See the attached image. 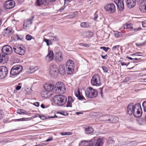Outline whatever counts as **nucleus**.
Instances as JSON below:
<instances>
[{
  "instance_id": "nucleus-41",
  "label": "nucleus",
  "mask_w": 146,
  "mask_h": 146,
  "mask_svg": "<svg viewBox=\"0 0 146 146\" xmlns=\"http://www.w3.org/2000/svg\"><path fill=\"white\" fill-rule=\"evenodd\" d=\"M25 90L26 91V93L27 94H30L32 93V90L30 88H28L27 89H25Z\"/></svg>"
},
{
  "instance_id": "nucleus-19",
  "label": "nucleus",
  "mask_w": 146,
  "mask_h": 146,
  "mask_svg": "<svg viewBox=\"0 0 146 146\" xmlns=\"http://www.w3.org/2000/svg\"><path fill=\"white\" fill-rule=\"evenodd\" d=\"M55 59L56 61L57 62H60L63 60L62 54L61 52H58L56 53Z\"/></svg>"
},
{
  "instance_id": "nucleus-11",
  "label": "nucleus",
  "mask_w": 146,
  "mask_h": 146,
  "mask_svg": "<svg viewBox=\"0 0 146 146\" xmlns=\"http://www.w3.org/2000/svg\"><path fill=\"white\" fill-rule=\"evenodd\" d=\"M2 53H4L6 55L11 54L13 51L12 48L9 45H6L4 46L1 50Z\"/></svg>"
},
{
  "instance_id": "nucleus-28",
  "label": "nucleus",
  "mask_w": 146,
  "mask_h": 146,
  "mask_svg": "<svg viewBox=\"0 0 146 146\" xmlns=\"http://www.w3.org/2000/svg\"><path fill=\"white\" fill-rule=\"evenodd\" d=\"M4 32L7 34L11 35L13 33L14 31H13L12 28L8 27L4 30Z\"/></svg>"
},
{
  "instance_id": "nucleus-22",
  "label": "nucleus",
  "mask_w": 146,
  "mask_h": 146,
  "mask_svg": "<svg viewBox=\"0 0 146 146\" xmlns=\"http://www.w3.org/2000/svg\"><path fill=\"white\" fill-rule=\"evenodd\" d=\"M139 9L142 12H146V1L141 3L139 6Z\"/></svg>"
},
{
  "instance_id": "nucleus-24",
  "label": "nucleus",
  "mask_w": 146,
  "mask_h": 146,
  "mask_svg": "<svg viewBox=\"0 0 146 146\" xmlns=\"http://www.w3.org/2000/svg\"><path fill=\"white\" fill-rule=\"evenodd\" d=\"M44 87L46 90L50 91L54 89V85L50 84H45L44 85Z\"/></svg>"
},
{
  "instance_id": "nucleus-14",
  "label": "nucleus",
  "mask_w": 146,
  "mask_h": 146,
  "mask_svg": "<svg viewBox=\"0 0 146 146\" xmlns=\"http://www.w3.org/2000/svg\"><path fill=\"white\" fill-rule=\"evenodd\" d=\"M104 9L111 13H114L116 10L115 5L113 4H108L105 6Z\"/></svg>"
},
{
  "instance_id": "nucleus-51",
  "label": "nucleus",
  "mask_w": 146,
  "mask_h": 146,
  "mask_svg": "<svg viewBox=\"0 0 146 146\" xmlns=\"http://www.w3.org/2000/svg\"><path fill=\"white\" fill-rule=\"evenodd\" d=\"M80 44L87 47L89 46V45L87 44L80 43Z\"/></svg>"
},
{
  "instance_id": "nucleus-53",
  "label": "nucleus",
  "mask_w": 146,
  "mask_h": 146,
  "mask_svg": "<svg viewBox=\"0 0 146 146\" xmlns=\"http://www.w3.org/2000/svg\"><path fill=\"white\" fill-rule=\"evenodd\" d=\"M33 105L36 106L38 107L39 106V104L38 102H35L33 103Z\"/></svg>"
},
{
  "instance_id": "nucleus-12",
  "label": "nucleus",
  "mask_w": 146,
  "mask_h": 146,
  "mask_svg": "<svg viewBox=\"0 0 146 146\" xmlns=\"http://www.w3.org/2000/svg\"><path fill=\"white\" fill-rule=\"evenodd\" d=\"M8 70L5 66L0 67V79L4 78L8 74Z\"/></svg>"
},
{
  "instance_id": "nucleus-9",
  "label": "nucleus",
  "mask_w": 146,
  "mask_h": 146,
  "mask_svg": "<svg viewBox=\"0 0 146 146\" xmlns=\"http://www.w3.org/2000/svg\"><path fill=\"white\" fill-rule=\"evenodd\" d=\"M132 114L136 117H139L141 115L142 109L139 104H137L135 105V108Z\"/></svg>"
},
{
  "instance_id": "nucleus-31",
  "label": "nucleus",
  "mask_w": 146,
  "mask_h": 146,
  "mask_svg": "<svg viewBox=\"0 0 146 146\" xmlns=\"http://www.w3.org/2000/svg\"><path fill=\"white\" fill-rule=\"evenodd\" d=\"M17 113L20 114H27V113L26 112V111L23 110L22 109H18L17 110Z\"/></svg>"
},
{
  "instance_id": "nucleus-25",
  "label": "nucleus",
  "mask_w": 146,
  "mask_h": 146,
  "mask_svg": "<svg viewBox=\"0 0 146 146\" xmlns=\"http://www.w3.org/2000/svg\"><path fill=\"white\" fill-rule=\"evenodd\" d=\"M94 131V129L92 127H85V128L84 133L86 134H91Z\"/></svg>"
},
{
  "instance_id": "nucleus-10",
  "label": "nucleus",
  "mask_w": 146,
  "mask_h": 146,
  "mask_svg": "<svg viewBox=\"0 0 146 146\" xmlns=\"http://www.w3.org/2000/svg\"><path fill=\"white\" fill-rule=\"evenodd\" d=\"M91 84L92 85L96 86H99L101 85L100 78L98 74H96L92 77Z\"/></svg>"
},
{
  "instance_id": "nucleus-64",
  "label": "nucleus",
  "mask_w": 146,
  "mask_h": 146,
  "mask_svg": "<svg viewBox=\"0 0 146 146\" xmlns=\"http://www.w3.org/2000/svg\"><path fill=\"white\" fill-rule=\"evenodd\" d=\"M44 145V143L40 144L33 146H42Z\"/></svg>"
},
{
  "instance_id": "nucleus-6",
  "label": "nucleus",
  "mask_w": 146,
  "mask_h": 146,
  "mask_svg": "<svg viewBox=\"0 0 146 146\" xmlns=\"http://www.w3.org/2000/svg\"><path fill=\"white\" fill-rule=\"evenodd\" d=\"M66 66L67 73L68 74H72L74 68L73 61L71 60H68L66 63Z\"/></svg>"
},
{
  "instance_id": "nucleus-4",
  "label": "nucleus",
  "mask_w": 146,
  "mask_h": 146,
  "mask_svg": "<svg viewBox=\"0 0 146 146\" xmlns=\"http://www.w3.org/2000/svg\"><path fill=\"white\" fill-rule=\"evenodd\" d=\"M85 95L89 98H93L96 97L98 94L97 91L91 88H87L85 91Z\"/></svg>"
},
{
  "instance_id": "nucleus-27",
  "label": "nucleus",
  "mask_w": 146,
  "mask_h": 146,
  "mask_svg": "<svg viewBox=\"0 0 146 146\" xmlns=\"http://www.w3.org/2000/svg\"><path fill=\"white\" fill-rule=\"evenodd\" d=\"M62 75H64L65 74V67L64 66L61 65L59 66L58 72Z\"/></svg>"
},
{
  "instance_id": "nucleus-38",
  "label": "nucleus",
  "mask_w": 146,
  "mask_h": 146,
  "mask_svg": "<svg viewBox=\"0 0 146 146\" xmlns=\"http://www.w3.org/2000/svg\"><path fill=\"white\" fill-rule=\"evenodd\" d=\"M127 28L129 29L130 31H132L133 28L131 26V24H127Z\"/></svg>"
},
{
  "instance_id": "nucleus-40",
  "label": "nucleus",
  "mask_w": 146,
  "mask_h": 146,
  "mask_svg": "<svg viewBox=\"0 0 146 146\" xmlns=\"http://www.w3.org/2000/svg\"><path fill=\"white\" fill-rule=\"evenodd\" d=\"M33 38V37L29 35H27L26 37V39L28 40H31Z\"/></svg>"
},
{
  "instance_id": "nucleus-15",
  "label": "nucleus",
  "mask_w": 146,
  "mask_h": 146,
  "mask_svg": "<svg viewBox=\"0 0 146 146\" xmlns=\"http://www.w3.org/2000/svg\"><path fill=\"white\" fill-rule=\"evenodd\" d=\"M15 2L13 0H8L6 1L4 5V7L6 9H11L15 5Z\"/></svg>"
},
{
  "instance_id": "nucleus-54",
  "label": "nucleus",
  "mask_w": 146,
  "mask_h": 146,
  "mask_svg": "<svg viewBox=\"0 0 146 146\" xmlns=\"http://www.w3.org/2000/svg\"><path fill=\"white\" fill-rule=\"evenodd\" d=\"M141 29V28L140 27L138 28H137L134 29L133 31L135 32H137L138 31H140Z\"/></svg>"
},
{
  "instance_id": "nucleus-39",
  "label": "nucleus",
  "mask_w": 146,
  "mask_h": 146,
  "mask_svg": "<svg viewBox=\"0 0 146 146\" xmlns=\"http://www.w3.org/2000/svg\"><path fill=\"white\" fill-rule=\"evenodd\" d=\"M78 11H76L75 12H74L73 14L71 15V17H69V18H73L74 17L76 16V15L78 14Z\"/></svg>"
},
{
  "instance_id": "nucleus-23",
  "label": "nucleus",
  "mask_w": 146,
  "mask_h": 146,
  "mask_svg": "<svg viewBox=\"0 0 146 146\" xmlns=\"http://www.w3.org/2000/svg\"><path fill=\"white\" fill-rule=\"evenodd\" d=\"M54 54L53 51H49L48 54L45 58V59L47 61L49 62L52 60L53 58Z\"/></svg>"
},
{
  "instance_id": "nucleus-47",
  "label": "nucleus",
  "mask_w": 146,
  "mask_h": 146,
  "mask_svg": "<svg viewBox=\"0 0 146 146\" xmlns=\"http://www.w3.org/2000/svg\"><path fill=\"white\" fill-rule=\"evenodd\" d=\"M119 46H120L119 45H117L114 46L112 47V49L113 50H116L117 49H118Z\"/></svg>"
},
{
  "instance_id": "nucleus-20",
  "label": "nucleus",
  "mask_w": 146,
  "mask_h": 146,
  "mask_svg": "<svg viewBox=\"0 0 146 146\" xmlns=\"http://www.w3.org/2000/svg\"><path fill=\"white\" fill-rule=\"evenodd\" d=\"M135 108V105L133 103L129 104L127 107V112L129 114L131 115L133 113Z\"/></svg>"
},
{
  "instance_id": "nucleus-29",
  "label": "nucleus",
  "mask_w": 146,
  "mask_h": 146,
  "mask_svg": "<svg viewBox=\"0 0 146 146\" xmlns=\"http://www.w3.org/2000/svg\"><path fill=\"white\" fill-rule=\"evenodd\" d=\"M111 116L109 115H107L104 117V119L102 121L107 122L108 121H111Z\"/></svg>"
},
{
  "instance_id": "nucleus-37",
  "label": "nucleus",
  "mask_w": 146,
  "mask_h": 146,
  "mask_svg": "<svg viewBox=\"0 0 146 146\" xmlns=\"http://www.w3.org/2000/svg\"><path fill=\"white\" fill-rule=\"evenodd\" d=\"M60 134L62 135H69L70 134H72V133L71 134V132H63L60 133Z\"/></svg>"
},
{
  "instance_id": "nucleus-57",
  "label": "nucleus",
  "mask_w": 146,
  "mask_h": 146,
  "mask_svg": "<svg viewBox=\"0 0 146 146\" xmlns=\"http://www.w3.org/2000/svg\"><path fill=\"white\" fill-rule=\"evenodd\" d=\"M98 17V15L97 14H95L94 15V20H97V19Z\"/></svg>"
},
{
  "instance_id": "nucleus-61",
  "label": "nucleus",
  "mask_w": 146,
  "mask_h": 146,
  "mask_svg": "<svg viewBox=\"0 0 146 146\" xmlns=\"http://www.w3.org/2000/svg\"><path fill=\"white\" fill-rule=\"evenodd\" d=\"M120 63L122 66H124V65H127V64L124 62H121Z\"/></svg>"
},
{
  "instance_id": "nucleus-43",
  "label": "nucleus",
  "mask_w": 146,
  "mask_h": 146,
  "mask_svg": "<svg viewBox=\"0 0 146 146\" xmlns=\"http://www.w3.org/2000/svg\"><path fill=\"white\" fill-rule=\"evenodd\" d=\"M142 106L144 108V111H146V101L143 102Z\"/></svg>"
},
{
  "instance_id": "nucleus-44",
  "label": "nucleus",
  "mask_w": 146,
  "mask_h": 146,
  "mask_svg": "<svg viewBox=\"0 0 146 146\" xmlns=\"http://www.w3.org/2000/svg\"><path fill=\"white\" fill-rule=\"evenodd\" d=\"M72 103L73 102H71L68 101V102L67 103V104L66 106V107H72Z\"/></svg>"
},
{
  "instance_id": "nucleus-34",
  "label": "nucleus",
  "mask_w": 146,
  "mask_h": 146,
  "mask_svg": "<svg viewBox=\"0 0 146 146\" xmlns=\"http://www.w3.org/2000/svg\"><path fill=\"white\" fill-rule=\"evenodd\" d=\"M47 90H42L41 92V94L42 95V96L43 97H44L47 96Z\"/></svg>"
},
{
  "instance_id": "nucleus-62",
  "label": "nucleus",
  "mask_w": 146,
  "mask_h": 146,
  "mask_svg": "<svg viewBox=\"0 0 146 146\" xmlns=\"http://www.w3.org/2000/svg\"><path fill=\"white\" fill-rule=\"evenodd\" d=\"M18 3H23L24 1V0H17Z\"/></svg>"
},
{
  "instance_id": "nucleus-59",
  "label": "nucleus",
  "mask_w": 146,
  "mask_h": 146,
  "mask_svg": "<svg viewBox=\"0 0 146 146\" xmlns=\"http://www.w3.org/2000/svg\"><path fill=\"white\" fill-rule=\"evenodd\" d=\"M52 140V137L49 138L48 139L46 140V142H49Z\"/></svg>"
},
{
  "instance_id": "nucleus-63",
  "label": "nucleus",
  "mask_w": 146,
  "mask_h": 146,
  "mask_svg": "<svg viewBox=\"0 0 146 146\" xmlns=\"http://www.w3.org/2000/svg\"><path fill=\"white\" fill-rule=\"evenodd\" d=\"M76 113L77 115H79L80 114H83V113L82 112H76Z\"/></svg>"
},
{
  "instance_id": "nucleus-46",
  "label": "nucleus",
  "mask_w": 146,
  "mask_h": 146,
  "mask_svg": "<svg viewBox=\"0 0 146 146\" xmlns=\"http://www.w3.org/2000/svg\"><path fill=\"white\" fill-rule=\"evenodd\" d=\"M120 33H119L117 31H116L114 33V35L115 36L117 37H120Z\"/></svg>"
},
{
  "instance_id": "nucleus-42",
  "label": "nucleus",
  "mask_w": 146,
  "mask_h": 146,
  "mask_svg": "<svg viewBox=\"0 0 146 146\" xmlns=\"http://www.w3.org/2000/svg\"><path fill=\"white\" fill-rule=\"evenodd\" d=\"M100 48L103 49V50H104V51L106 52H107L108 50L110 49V48L109 47H106L104 46L100 47Z\"/></svg>"
},
{
  "instance_id": "nucleus-60",
  "label": "nucleus",
  "mask_w": 146,
  "mask_h": 146,
  "mask_svg": "<svg viewBox=\"0 0 146 146\" xmlns=\"http://www.w3.org/2000/svg\"><path fill=\"white\" fill-rule=\"evenodd\" d=\"M142 25L143 27H146V23L143 22L142 23Z\"/></svg>"
},
{
  "instance_id": "nucleus-21",
  "label": "nucleus",
  "mask_w": 146,
  "mask_h": 146,
  "mask_svg": "<svg viewBox=\"0 0 146 146\" xmlns=\"http://www.w3.org/2000/svg\"><path fill=\"white\" fill-rule=\"evenodd\" d=\"M135 0H127L126 4L129 8H131L135 6L136 3Z\"/></svg>"
},
{
  "instance_id": "nucleus-5",
  "label": "nucleus",
  "mask_w": 146,
  "mask_h": 146,
  "mask_svg": "<svg viewBox=\"0 0 146 146\" xmlns=\"http://www.w3.org/2000/svg\"><path fill=\"white\" fill-rule=\"evenodd\" d=\"M14 51L20 55H23L25 53V49L23 45L16 44L14 46Z\"/></svg>"
},
{
  "instance_id": "nucleus-1",
  "label": "nucleus",
  "mask_w": 146,
  "mask_h": 146,
  "mask_svg": "<svg viewBox=\"0 0 146 146\" xmlns=\"http://www.w3.org/2000/svg\"><path fill=\"white\" fill-rule=\"evenodd\" d=\"M54 102L58 106H61L64 105L66 103L67 98L64 95H58L55 96L53 98Z\"/></svg>"
},
{
  "instance_id": "nucleus-58",
  "label": "nucleus",
  "mask_w": 146,
  "mask_h": 146,
  "mask_svg": "<svg viewBox=\"0 0 146 146\" xmlns=\"http://www.w3.org/2000/svg\"><path fill=\"white\" fill-rule=\"evenodd\" d=\"M101 57L102 58L104 59H107L106 57H107V55H105L104 56L101 55Z\"/></svg>"
},
{
  "instance_id": "nucleus-52",
  "label": "nucleus",
  "mask_w": 146,
  "mask_h": 146,
  "mask_svg": "<svg viewBox=\"0 0 146 146\" xmlns=\"http://www.w3.org/2000/svg\"><path fill=\"white\" fill-rule=\"evenodd\" d=\"M127 58L129 59L130 60H138L139 59L138 58H132L131 57H130L128 56H127Z\"/></svg>"
},
{
  "instance_id": "nucleus-18",
  "label": "nucleus",
  "mask_w": 146,
  "mask_h": 146,
  "mask_svg": "<svg viewBox=\"0 0 146 146\" xmlns=\"http://www.w3.org/2000/svg\"><path fill=\"white\" fill-rule=\"evenodd\" d=\"M34 18V17L33 16L31 19H27L24 21L23 28L24 29H27L30 27V25L32 23V21Z\"/></svg>"
},
{
  "instance_id": "nucleus-2",
  "label": "nucleus",
  "mask_w": 146,
  "mask_h": 146,
  "mask_svg": "<svg viewBox=\"0 0 146 146\" xmlns=\"http://www.w3.org/2000/svg\"><path fill=\"white\" fill-rule=\"evenodd\" d=\"M65 88L64 84L61 82H58L56 84L54 89V92L57 94H63L65 91Z\"/></svg>"
},
{
  "instance_id": "nucleus-26",
  "label": "nucleus",
  "mask_w": 146,
  "mask_h": 146,
  "mask_svg": "<svg viewBox=\"0 0 146 146\" xmlns=\"http://www.w3.org/2000/svg\"><path fill=\"white\" fill-rule=\"evenodd\" d=\"M75 95L79 100H81L85 99V98L82 95V94L80 93L79 89L76 91Z\"/></svg>"
},
{
  "instance_id": "nucleus-33",
  "label": "nucleus",
  "mask_w": 146,
  "mask_h": 146,
  "mask_svg": "<svg viewBox=\"0 0 146 146\" xmlns=\"http://www.w3.org/2000/svg\"><path fill=\"white\" fill-rule=\"evenodd\" d=\"M80 25L83 28L88 27L90 26L89 23L87 22L82 23L80 24Z\"/></svg>"
},
{
  "instance_id": "nucleus-48",
  "label": "nucleus",
  "mask_w": 146,
  "mask_h": 146,
  "mask_svg": "<svg viewBox=\"0 0 146 146\" xmlns=\"http://www.w3.org/2000/svg\"><path fill=\"white\" fill-rule=\"evenodd\" d=\"M102 68L104 72L106 73L108 72V69L106 66H103L102 67Z\"/></svg>"
},
{
  "instance_id": "nucleus-55",
  "label": "nucleus",
  "mask_w": 146,
  "mask_h": 146,
  "mask_svg": "<svg viewBox=\"0 0 146 146\" xmlns=\"http://www.w3.org/2000/svg\"><path fill=\"white\" fill-rule=\"evenodd\" d=\"M25 118H22L21 119H16L15 120L18 121H22L25 120Z\"/></svg>"
},
{
  "instance_id": "nucleus-56",
  "label": "nucleus",
  "mask_w": 146,
  "mask_h": 146,
  "mask_svg": "<svg viewBox=\"0 0 146 146\" xmlns=\"http://www.w3.org/2000/svg\"><path fill=\"white\" fill-rule=\"evenodd\" d=\"M21 86H17L16 87V89L17 90H19L21 88Z\"/></svg>"
},
{
  "instance_id": "nucleus-17",
  "label": "nucleus",
  "mask_w": 146,
  "mask_h": 146,
  "mask_svg": "<svg viewBox=\"0 0 146 146\" xmlns=\"http://www.w3.org/2000/svg\"><path fill=\"white\" fill-rule=\"evenodd\" d=\"M9 60V57L7 55L1 53L0 54V62L4 64L7 62Z\"/></svg>"
},
{
  "instance_id": "nucleus-13",
  "label": "nucleus",
  "mask_w": 146,
  "mask_h": 146,
  "mask_svg": "<svg viewBox=\"0 0 146 146\" xmlns=\"http://www.w3.org/2000/svg\"><path fill=\"white\" fill-rule=\"evenodd\" d=\"M114 2L119 11H122L123 10L124 8L123 0H115Z\"/></svg>"
},
{
  "instance_id": "nucleus-32",
  "label": "nucleus",
  "mask_w": 146,
  "mask_h": 146,
  "mask_svg": "<svg viewBox=\"0 0 146 146\" xmlns=\"http://www.w3.org/2000/svg\"><path fill=\"white\" fill-rule=\"evenodd\" d=\"M49 36L50 37H51V38H50L51 40L53 41H56L58 40V37L57 35L54 36L52 35L51 36Z\"/></svg>"
},
{
  "instance_id": "nucleus-30",
  "label": "nucleus",
  "mask_w": 146,
  "mask_h": 146,
  "mask_svg": "<svg viewBox=\"0 0 146 146\" xmlns=\"http://www.w3.org/2000/svg\"><path fill=\"white\" fill-rule=\"evenodd\" d=\"M35 68L33 66H31L29 67L28 69V72L29 74L33 73L35 72Z\"/></svg>"
},
{
  "instance_id": "nucleus-45",
  "label": "nucleus",
  "mask_w": 146,
  "mask_h": 146,
  "mask_svg": "<svg viewBox=\"0 0 146 146\" xmlns=\"http://www.w3.org/2000/svg\"><path fill=\"white\" fill-rule=\"evenodd\" d=\"M119 118L117 117H114L112 121V122H117L118 121Z\"/></svg>"
},
{
  "instance_id": "nucleus-7",
  "label": "nucleus",
  "mask_w": 146,
  "mask_h": 146,
  "mask_svg": "<svg viewBox=\"0 0 146 146\" xmlns=\"http://www.w3.org/2000/svg\"><path fill=\"white\" fill-rule=\"evenodd\" d=\"M23 67L20 65H16L13 66L10 71V74L13 76L19 74L22 71Z\"/></svg>"
},
{
  "instance_id": "nucleus-35",
  "label": "nucleus",
  "mask_w": 146,
  "mask_h": 146,
  "mask_svg": "<svg viewBox=\"0 0 146 146\" xmlns=\"http://www.w3.org/2000/svg\"><path fill=\"white\" fill-rule=\"evenodd\" d=\"M43 41L46 42V45L47 46H49L51 44V40L47 39L46 38H44Z\"/></svg>"
},
{
  "instance_id": "nucleus-8",
  "label": "nucleus",
  "mask_w": 146,
  "mask_h": 146,
  "mask_svg": "<svg viewBox=\"0 0 146 146\" xmlns=\"http://www.w3.org/2000/svg\"><path fill=\"white\" fill-rule=\"evenodd\" d=\"M49 72L51 76L53 78L56 77L58 74L57 67L55 65L53 64H51Z\"/></svg>"
},
{
  "instance_id": "nucleus-50",
  "label": "nucleus",
  "mask_w": 146,
  "mask_h": 146,
  "mask_svg": "<svg viewBox=\"0 0 146 146\" xmlns=\"http://www.w3.org/2000/svg\"><path fill=\"white\" fill-rule=\"evenodd\" d=\"M69 102H73L74 101L73 100V99L71 96H69L68 97V101Z\"/></svg>"
},
{
  "instance_id": "nucleus-16",
  "label": "nucleus",
  "mask_w": 146,
  "mask_h": 146,
  "mask_svg": "<svg viewBox=\"0 0 146 146\" xmlns=\"http://www.w3.org/2000/svg\"><path fill=\"white\" fill-rule=\"evenodd\" d=\"M56 0H36V5L37 6H40L43 4L46 5H48L50 2L55 1Z\"/></svg>"
},
{
  "instance_id": "nucleus-36",
  "label": "nucleus",
  "mask_w": 146,
  "mask_h": 146,
  "mask_svg": "<svg viewBox=\"0 0 146 146\" xmlns=\"http://www.w3.org/2000/svg\"><path fill=\"white\" fill-rule=\"evenodd\" d=\"M139 123L140 125H143L145 121L144 119L142 118L139 119Z\"/></svg>"
},
{
  "instance_id": "nucleus-3",
  "label": "nucleus",
  "mask_w": 146,
  "mask_h": 146,
  "mask_svg": "<svg viewBox=\"0 0 146 146\" xmlns=\"http://www.w3.org/2000/svg\"><path fill=\"white\" fill-rule=\"evenodd\" d=\"M83 142H86L89 143V145L92 146H102L104 143L103 140L102 139L99 138L96 139L95 137H94L90 140H84Z\"/></svg>"
},
{
  "instance_id": "nucleus-49",
  "label": "nucleus",
  "mask_w": 146,
  "mask_h": 146,
  "mask_svg": "<svg viewBox=\"0 0 146 146\" xmlns=\"http://www.w3.org/2000/svg\"><path fill=\"white\" fill-rule=\"evenodd\" d=\"M144 43L143 42H141V43H135V45L137 47H139V46H142L144 44Z\"/></svg>"
}]
</instances>
